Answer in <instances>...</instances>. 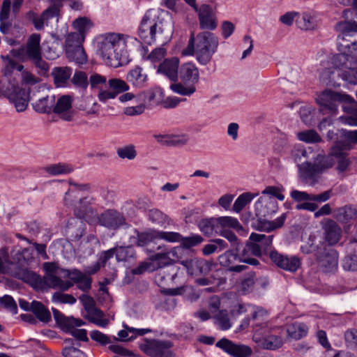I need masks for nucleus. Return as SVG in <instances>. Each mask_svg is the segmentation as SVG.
<instances>
[{
    "instance_id": "nucleus-1",
    "label": "nucleus",
    "mask_w": 357,
    "mask_h": 357,
    "mask_svg": "<svg viewBox=\"0 0 357 357\" xmlns=\"http://www.w3.org/2000/svg\"><path fill=\"white\" fill-rule=\"evenodd\" d=\"M339 54L333 56L334 68L340 71L342 79L357 84V22L344 20L335 24Z\"/></svg>"
},
{
    "instance_id": "nucleus-2",
    "label": "nucleus",
    "mask_w": 357,
    "mask_h": 357,
    "mask_svg": "<svg viewBox=\"0 0 357 357\" xmlns=\"http://www.w3.org/2000/svg\"><path fill=\"white\" fill-rule=\"evenodd\" d=\"M263 196L259 198L255 204L256 215L259 218L257 225L254 227L258 230L271 231L282 227L287 218L285 213L273 221L261 220L262 217H266L273 212L275 211L277 202L274 198L280 201L284 199V196L282 194L280 188L275 186H268L262 191Z\"/></svg>"
},
{
    "instance_id": "nucleus-3",
    "label": "nucleus",
    "mask_w": 357,
    "mask_h": 357,
    "mask_svg": "<svg viewBox=\"0 0 357 357\" xmlns=\"http://www.w3.org/2000/svg\"><path fill=\"white\" fill-rule=\"evenodd\" d=\"M128 38L127 35L116 33L101 36L98 42V52L107 66L118 68L128 62L126 47Z\"/></svg>"
},
{
    "instance_id": "nucleus-4",
    "label": "nucleus",
    "mask_w": 357,
    "mask_h": 357,
    "mask_svg": "<svg viewBox=\"0 0 357 357\" xmlns=\"http://www.w3.org/2000/svg\"><path fill=\"white\" fill-rule=\"evenodd\" d=\"M219 45L218 38L213 33L204 31L199 33L196 37L191 34L184 54H195L197 61L203 66L207 65L216 52Z\"/></svg>"
},
{
    "instance_id": "nucleus-5",
    "label": "nucleus",
    "mask_w": 357,
    "mask_h": 357,
    "mask_svg": "<svg viewBox=\"0 0 357 357\" xmlns=\"http://www.w3.org/2000/svg\"><path fill=\"white\" fill-rule=\"evenodd\" d=\"M335 163L331 156L317 155L313 162H304L298 165L299 177L302 182L310 186L318 183L320 174Z\"/></svg>"
},
{
    "instance_id": "nucleus-6",
    "label": "nucleus",
    "mask_w": 357,
    "mask_h": 357,
    "mask_svg": "<svg viewBox=\"0 0 357 357\" xmlns=\"http://www.w3.org/2000/svg\"><path fill=\"white\" fill-rule=\"evenodd\" d=\"M181 82L171 84L170 89L176 93L190 96L196 91L195 84L199 79V72L192 63H186L181 66L179 71Z\"/></svg>"
},
{
    "instance_id": "nucleus-7",
    "label": "nucleus",
    "mask_w": 357,
    "mask_h": 357,
    "mask_svg": "<svg viewBox=\"0 0 357 357\" xmlns=\"http://www.w3.org/2000/svg\"><path fill=\"white\" fill-rule=\"evenodd\" d=\"M243 254V250L239 254L233 250H228L219 256L218 261L222 266L227 268L231 272L236 273L242 272L247 268L246 266L238 264V263L243 262L253 266L259 264L257 259L249 257L247 253Z\"/></svg>"
},
{
    "instance_id": "nucleus-8",
    "label": "nucleus",
    "mask_w": 357,
    "mask_h": 357,
    "mask_svg": "<svg viewBox=\"0 0 357 357\" xmlns=\"http://www.w3.org/2000/svg\"><path fill=\"white\" fill-rule=\"evenodd\" d=\"M273 235L266 236L265 234L252 233L249 238V241L246 243L243 253L250 257H261L263 255H269L273 248Z\"/></svg>"
},
{
    "instance_id": "nucleus-9",
    "label": "nucleus",
    "mask_w": 357,
    "mask_h": 357,
    "mask_svg": "<svg viewBox=\"0 0 357 357\" xmlns=\"http://www.w3.org/2000/svg\"><path fill=\"white\" fill-rule=\"evenodd\" d=\"M316 102L319 105V111L321 113L335 114L337 109V102H352L354 100L349 95L325 90L317 96Z\"/></svg>"
},
{
    "instance_id": "nucleus-10",
    "label": "nucleus",
    "mask_w": 357,
    "mask_h": 357,
    "mask_svg": "<svg viewBox=\"0 0 357 357\" xmlns=\"http://www.w3.org/2000/svg\"><path fill=\"white\" fill-rule=\"evenodd\" d=\"M53 314L56 322L63 328V329L70 333L78 340L84 342L89 341L87 333L85 329L75 328V326H80L83 325L84 324V321L73 317H66L57 310H53Z\"/></svg>"
},
{
    "instance_id": "nucleus-11",
    "label": "nucleus",
    "mask_w": 357,
    "mask_h": 357,
    "mask_svg": "<svg viewBox=\"0 0 357 357\" xmlns=\"http://www.w3.org/2000/svg\"><path fill=\"white\" fill-rule=\"evenodd\" d=\"M170 340H152L141 345V349L151 357H176Z\"/></svg>"
},
{
    "instance_id": "nucleus-12",
    "label": "nucleus",
    "mask_w": 357,
    "mask_h": 357,
    "mask_svg": "<svg viewBox=\"0 0 357 357\" xmlns=\"http://www.w3.org/2000/svg\"><path fill=\"white\" fill-rule=\"evenodd\" d=\"M197 13L199 28L202 30L213 31L218 25L215 6L203 3L193 8Z\"/></svg>"
},
{
    "instance_id": "nucleus-13",
    "label": "nucleus",
    "mask_w": 357,
    "mask_h": 357,
    "mask_svg": "<svg viewBox=\"0 0 357 357\" xmlns=\"http://www.w3.org/2000/svg\"><path fill=\"white\" fill-rule=\"evenodd\" d=\"M322 245V248H317L315 253L317 261L324 272H333L337 268L338 254L335 249Z\"/></svg>"
},
{
    "instance_id": "nucleus-14",
    "label": "nucleus",
    "mask_w": 357,
    "mask_h": 357,
    "mask_svg": "<svg viewBox=\"0 0 357 357\" xmlns=\"http://www.w3.org/2000/svg\"><path fill=\"white\" fill-rule=\"evenodd\" d=\"M40 36L33 33L28 39L25 46L15 50L14 56L22 61H30L41 56Z\"/></svg>"
},
{
    "instance_id": "nucleus-15",
    "label": "nucleus",
    "mask_w": 357,
    "mask_h": 357,
    "mask_svg": "<svg viewBox=\"0 0 357 357\" xmlns=\"http://www.w3.org/2000/svg\"><path fill=\"white\" fill-rule=\"evenodd\" d=\"M215 347L231 357H250L253 353L252 348L248 345L235 343L225 337L218 340L215 343Z\"/></svg>"
},
{
    "instance_id": "nucleus-16",
    "label": "nucleus",
    "mask_w": 357,
    "mask_h": 357,
    "mask_svg": "<svg viewBox=\"0 0 357 357\" xmlns=\"http://www.w3.org/2000/svg\"><path fill=\"white\" fill-rule=\"evenodd\" d=\"M162 32L161 27L146 14L139 28V36L143 43L151 45L155 41L157 35L161 34Z\"/></svg>"
},
{
    "instance_id": "nucleus-17",
    "label": "nucleus",
    "mask_w": 357,
    "mask_h": 357,
    "mask_svg": "<svg viewBox=\"0 0 357 357\" xmlns=\"http://www.w3.org/2000/svg\"><path fill=\"white\" fill-rule=\"evenodd\" d=\"M269 257L276 266L291 273L296 272L301 265V259L297 256L283 255L275 250L270 252Z\"/></svg>"
},
{
    "instance_id": "nucleus-18",
    "label": "nucleus",
    "mask_w": 357,
    "mask_h": 357,
    "mask_svg": "<svg viewBox=\"0 0 357 357\" xmlns=\"http://www.w3.org/2000/svg\"><path fill=\"white\" fill-rule=\"evenodd\" d=\"M108 90H100L98 99L100 102H105L107 100L114 99L119 94L126 92L130 86L127 82L119 78H112L108 80Z\"/></svg>"
},
{
    "instance_id": "nucleus-19",
    "label": "nucleus",
    "mask_w": 357,
    "mask_h": 357,
    "mask_svg": "<svg viewBox=\"0 0 357 357\" xmlns=\"http://www.w3.org/2000/svg\"><path fill=\"white\" fill-rule=\"evenodd\" d=\"M17 112H23L27 108L29 91L19 86L17 82L13 86L10 93L6 97Z\"/></svg>"
},
{
    "instance_id": "nucleus-20",
    "label": "nucleus",
    "mask_w": 357,
    "mask_h": 357,
    "mask_svg": "<svg viewBox=\"0 0 357 357\" xmlns=\"http://www.w3.org/2000/svg\"><path fill=\"white\" fill-rule=\"evenodd\" d=\"M157 249L158 250H161V252L151 255V259L157 263L158 268H163L174 264L176 261L174 259H176L178 262L181 261L178 255V252L181 250L179 248L175 247L168 250L165 245H160Z\"/></svg>"
},
{
    "instance_id": "nucleus-21",
    "label": "nucleus",
    "mask_w": 357,
    "mask_h": 357,
    "mask_svg": "<svg viewBox=\"0 0 357 357\" xmlns=\"http://www.w3.org/2000/svg\"><path fill=\"white\" fill-rule=\"evenodd\" d=\"M179 263L187 269L188 273L192 275H208L213 266L212 261L202 258L181 260Z\"/></svg>"
},
{
    "instance_id": "nucleus-22",
    "label": "nucleus",
    "mask_w": 357,
    "mask_h": 357,
    "mask_svg": "<svg viewBox=\"0 0 357 357\" xmlns=\"http://www.w3.org/2000/svg\"><path fill=\"white\" fill-rule=\"evenodd\" d=\"M98 221L100 226L112 230H116L126 224L123 214L113 209H107L100 213L98 216Z\"/></svg>"
},
{
    "instance_id": "nucleus-23",
    "label": "nucleus",
    "mask_w": 357,
    "mask_h": 357,
    "mask_svg": "<svg viewBox=\"0 0 357 357\" xmlns=\"http://www.w3.org/2000/svg\"><path fill=\"white\" fill-rule=\"evenodd\" d=\"M73 98L69 95L60 96L57 100H55L53 113L66 121H71L75 115L72 107Z\"/></svg>"
},
{
    "instance_id": "nucleus-24",
    "label": "nucleus",
    "mask_w": 357,
    "mask_h": 357,
    "mask_svg": "<svg viewBox=\"0 0 357 357\" xmlns=\"http://www.w3.org/2000/svg\"><path fill=\"white\" fill-rule=\"evenodd\" d=\"M324 241L328 245H335L342 236L341 227L333 220L328 219L323 227Z\"/></svg>"
},
{
    "instance_id": "nucleus-25",
    "label": "nucleus",
    "mask_w": 357,
    "mask_h": 357,
    "mask_svg": "<svg viewBox=\"0 0 357 357\" xmlns=\"http://www.w3.org/2000/svg\"><path fill=\"white\" fill-rule=\"evenodd\" d=\"M252 339L257 346L263 349L275 350L283 344L282 338L274 335L261 337L259 333L256 332L253 335Z\"/></svg>"
},
{
    "instance_id": "nucleus-26",
    "label": "nucleus",
    "mask_w": 357,
    "mask_h": 357,
    "mask_svg": "<svg viewBox=\"0 0 357 357\" xmlns=\"http://www.w3.org/2000/svg\"><path fill=\"white\" fill-rule=\"evenodd\" d=\"M343 139L336 141L333 145V153H337L340 150L349 151L352 144H357V130H342Z\"/></svg>"
},
{
    "instance_id": "nucleus-27",
    "label": "nucleus",
    "mask_w": 357,
    "mask_h": 357,
    "mask_svg": "<svg viewBox=\"0 0 357 357\" xmlns=\"http://www.w3.org/2000/svg\"><path fill=\"white\" fill-rule=\"evenodd\" d=\"M178 66L179 60L178 58L166 59L159 65L158 73L166 75L172 81H175L178 77Z\"/></svg>"
},
{
    "instance_id": "nucleus-28",
    "label": "nucleus",
    "mask_w": 357,
    "mask_h": 357,
    "mask_svg": "<svg viewBox=\"0 0 357 357\" xmlns=\"http://www.w3.org/2000/svg\"><path fill=\"white\" fill-rule=\"evenodd\" d=\"M42 280L44 282V290L47 288H52L61 291H67L73 286V283H72L71 281H64L61 280L58 275L45 276L42 278Z\"/></svg>"
},
{
    "instance_id": "nucleus-29",
    "label": "nucleus",
    "mask_w": 357,
    "mask_h": 357,
    "mask_svg": "<svg viewBox=\"0 0 357 357\" xmlns=\"http://www.w3.org/2000/svg\"><path fill=\"white\" fill-rule=\"evenodd\" d=\"M126 79L134 86L142 88L146 85L148 80V75L144 72L140 66H135L130 70L126 76Z\"/></svg>"
},
{
    "instance_id": "nucleus-30",
    "label": "nucleus",
    "mask_w": 357,
    "mask_h": 357,
    "mask_svg": "<svg viewBox=\"0 0 357 357\" xmlns=\"http://www.w3.org/2000/svg\"><path fill=\"white\" fill-rule=\"evenodd\" d=\"M66 54L69 61H74L79 65L87 62V56L82 45H78V46L73 47L68 43Z\"/></svg>"
},
{
    "instance_id": "nucleus-31",
    "label": "nucleus",
    "mask_w": 357,
    "mask_h": 357,
    "mask_svg": "<svg viewBox=\"0 0 357 357\" xmlns=\"http://www.w3.org/2000/svg\"><path fill=\"white\" fill-rule=\"evenodd\" d=\"M73 70L68 66L55 67L52 69V76L54 78V84L58 87L64 86L67 82L69 80Z\"/></svg>"
},
{
    "instance_id": "nucleus-32",
    "label": "nucleus",
    "mask_w": 357,
    "mask_h": 357,
    "mask_svg": "<svg viewBox=\"0 0 357 357\" xmlns=\"http://www.w3.org/2000/svg\"><path fill=\"white\" fill-rule=\"evenodd\" d=\"M55 104V96L47 95L45 97L39 98L33 104L36 112L42 114H50L54 111Z\"/></svg>"
},
{
    "instance_id": "nucleus-33",
    "label": "nucleus",
    "mask_w": 357,
    "mask_h": 357,
    "mask_svg": "<svg viewBox=\"0 0 357 357\" xmlns=\"http://www.w3.org/2000/svg\"><path fill=\"white\" fill-rule=\"evenodd\" d=\"M20 279L30 284L34 289L44 290V282L42 277L28 269L23 270L20 273Z\"/></svg>"
},
{
    "instance_id": "nucleus-34",
    "label": "nucleus",
    "mask_w": 357,
    "mask_h": 357,
    "mask_svg": "<svg viewBox=\"0 0 357 357\" xmlns=\"http://www.w3.org/2000/svg\"><path fill=\"white\" fill-rule=\"evenodd\" d=\"M296 24L300 29L305 31L313 30L317 26L315 18L309 13H298Z\"/></svg>"
},
{
    "instance_id": "nucleus-35",
    "label": "nucleus",
    "mask_w": 357,
    "mask_h": 357,
    "mask_svg": "<svg viewBox=\"0 0 357 357\" xmlns=\"http://www.w3.org/2000/svg\"><path fill=\"white\" fill-rule=\"evenodd\" d=\"M357 215V210L349 206L340 207L334 211V218L341 223H347Z\"/></svg>"
},
{
    "instance_id": "nucleus-36",
    "label": "nucleus",
    "mask_w": 357,
    "mask_h": 357,
    "mask_svg": "<svg viewBox=\"0 0 357 357\" xmlns=\"http://www.w3.org/2000/svg\"><path fill=\"white\" fill-rule=\"evenodd\" d=\"M212 318L214 324L222 331H227L232 326L229 312L226 310H219L217 313L212 315Z\"/></svg>"
},
{
    "instance_id": "nucleus-37",
    "label": "nucleus",
    "mask_w": 357,
    "mask_h": 357,
    "mask_svg": "<svg viewBox=\"0 0 357 357\" xmlns=\"http://www.w3.org/2000/svg\"><path fill=\"white\" fill-rule=\"evenodd\" d=\"M31 310L40 321L48 323L51 320V314L48 309L40 302L33 301L31 303Z\"/></svg>"
},
{
    "instance_id": "nucleus-38",
    "label": "nucleus",
    "mask_w": 357,
    "mask_h": 357,
    "mask_svg": "<svg viewBox=\"0 0 357 357\" xmlns=\"http://www.w3.org/2000/svg\"><path fill=\"white\" fill-rule=\"evenodd\" d=\"M103 312L95 307L87 310L84 317L90 322L93 323L98 326L105 327L108 324L109 321L107 319H103Z\"/></svg>"
},
{
    "instance_id": "nucleus-39",
    "label": "nucleus",
    "mask_w": 357,
    "mask_h": 357,
    "mask_svg": "<svg viewBox=\"0 0 357 357\" xmlns=\"http://www.w3.org/2000/svg\"><path fill=\"white\" fill-rule=\"evenodd\" d=\"M342 77V75L340 70L333 68H328L324 69L320 74V79L326 84H331L333 86L340 85L337 83V77Z\"/></svg>"
},
{
    "instance_id": "nucleus-40",
    "label": "nucleus",
    "mask_w": 357,
    "mask_h": 357,
    "mask_svg": "<svg viewBox=\"0 0 357 357\" xmlns=\"http://www.w3.org/2000/svg\"><path fill=\"white\" fill-rule=\"evenodd\" d=\"M307 326L303 323L296 322L287 328L288 335L294 340H299L307 335Z\"/></svg>"
},
{
    "instance_id": "nucleus-41",
    "label": "nucleus",
    "mask_w": 357,
    "mask_h": 357,
    "mask_svg": "<svg viewBox=\"0 0 357 357\" xmlns=\"http://www.w3.org/2000/svg\"><path fill=\"white\" fill-rule=\"evenodd\" d=\"M218 230L227 229V228H233L238 229L241 226L238 220L231 216H222L215 218Z\"/></svg>"
},
{
    "instance_id": "nucleus-42",
    "label": "nucleus",
    "mask_w": 357,
    "mask_h": 357,
    "mask_svg": "<svg viewBox=\"0 0 357 357\" xmlns=\"http://www.w3.org/2000/svg\"><path fill=\"white\" fill-rule=\"evenodd\" d=\"M125 328L126 330H121L118 333V335L123 341L131 340L136 335L142 336L151 331V329L148 328L136 329L128 326H125Z\"/></svg>"
},
{
    "instance_id": "nucleus-43",
    "label": "nucleus",
    "mask_w": 357,
    "mask_h": 357,
    "mask_svg": "<svg viewBox=\"0 0 357 357\" xmlns=\"http://www.w3.org/2000/svg\"><path fill=\"white\" fill-rule=\"evenodd\" d=\"M347 150H340V151H337V153H333V146L331 147V151L330 155L328 156H331L333 160V157H335L337 158V169L340 172H344L350 164L349 160L347 158V154L346 153Z\"/></svg>"
},
{
    "instance_id": "nucleus-44",
    "label": "nucleus",
    "mask_w": 357,
    "mask_h": 357,
    "mask_svg": "<svg viewBox=\"0 0 357 357\" xmlns=\"http://www.w3.org/2000/svg\"><path fill=\"white\" fill-rule=\"evenodd\" d=\"M45 170L52 176H58L72 172L73 171V167L69 164L57 163L45 167Z\"/></svg>"
},
{
    "instance_id": "nucleus-45",
    "label": "nucleus",
    "mask_w": 357,
    "mask_h": 357,
    "mask_svg": "<svg viewBox=\"0 0 357 357\" xmlns=\"http://www.w3.org/2000/svg\"><path fill=\"white\" fill-rule=\"evenodd\" d=\"M198 227L200 231L206 236H211L213 232L218 233L215 218H214L200 220Z\"/></svg>"
},
{
    "instance_id": "nucleus-46",
    "label": "nucleus",
    "mask_w": 357,
    "mask_h": 357,
    "mask_svg": "<svg viewBox=\"0 0 357 357\" xmlns=\"http://www.w3.org/2000/svg\"><path fill=\"white\" fill-rule=\"evenodd\" d=\"M258 194H254L249 192L240 195L234 202L233 210L236 212H241L243 208L248 204Z\"/></svg>"
},
{
    "instance_id": "nucleus-47",
    "label": "nucleus",
    "mask_w": 357,
    "mask_h": 357,
    "mask_svg": "<svg viewBox=\"0 0 357 357\" xmlns=\"http://www.w3.org/2000/svg\"><path fill=\"white\" fill-rule=\"evenodd\" d=\"M149 220L160 227L165 228L170 224V219L162 211L158 209H151L149 213Z\"/></svg>"
},
{
    "instance_id": "nucleus-48",
    "label": "nucleus",
    "mask_w": 357,
    "mask_h": 357,
    "mask_svg": "<svg viewBox=\"0 0 357 357\" xmlns=\"http://www.w3.org/2000/svg\"><path fill=\"white\" fill-rule=\"evenodd\" d=\"M268 317V312L261 307H255L252 314V319L256 326L261 328L267 326L266 321Z\"/></svg>"
},
{
    "instance_id": "nucleus-49",
    "label": "nucleus",
    "mask_w": 357,
    "mask_h": 357,
    "mask_svg": "<svg viewBox=\"0 0 357 357\" xmlns=\"http://www.w3.org/2000/svg\"><path fill=\"white\" fill-rule=\"evenodd\" d=\"M93 199L91 197H83L79 199V202L74 207V214L78 218H84L87 211V207L93 203Z\"/></svg>"
},
{
    "instance_id": "nucleus-50",
    "label": "nucleus",
    "mask_w": 357,
    "mask_h": 357,
    "mask_svg": "<svg viewBox=\"0 0 357 357\" xmlns=\"http://www.w3.org/2000/svg\"><path fill=\"white\" fill-rule=\"evenodd\" d=\"M155 234L157 239L168 243H179L182 240V235L178 232L156 230Z\"/></svg>"
},
{
    "instance_id": "nucleus-51",
    "label": "nucleus",
    "mask_w": 357,
    "mask_h": 357,
    "mask_svg": "<svg viewBox=\"0 0 357 357\" xmlns=\"http://www.w3.org/2000/svg\"><path fill=\"white\" fill-rule=\"evenodd\" d=\"M116 154L121 159L132 160L136 158L137 153L135 146L133 144H128L118 148L116 150Z\"/></svg>"
},
{
    "instance_id": "nucleus-52",
    "label": "nucleus",
    "mask_w": 357,
    "mask_h": 357,
    "mask_svg": "<svg viewBox=\"0 0 357 357\" xmlns=\"http://www.w3.org/2000/svg\"><path fill=\"white\" fill-rule=\"evenodd\" d=\"M71 82L75 87L85 90L89 85L86 73L83 71H76L71 79Z\"/></svg>"
},
{
    "instance_id": "nucleus-53",
    "label": "nucleus",
    "mask_w": 357,
    "mask_h": 357,
    "mask_svg": "<svg viewBox=\"0 0 357 357\" xmlns=\"http://www.w3.org/2000/svg\"><path fill=\"white\" fill-rule=\"evenodd\" d=\"M297 137L299 140L306 143H317L321 141V137L313 130L300 132Z\"/></svg>"
},
{
    "instance_id": "nucleus-54",
    "label": "nucleus",
    "mask_w": 357,
    "mask_h": 357,
    "mask_svg": "<svg viewBox=\"0 0 357 357\" xmlns=\"http://www.w3.org/2000/svg\"><path fill=\"white\" fill-rule=\"evenodd\" d=\"M155 233L156 229H150L147 231L138 233L137 245L143 247L149 243L157 239Z\"/></svg>"
},
{
    "instance_id": "nucleus-55",
    "label": "nucleus",
    "mask_w": 357,
    "mask_h": 357,
    "mask_svg": "<svg viewBox=\"0 0 357 357\" xmlns=\"http://www.w3.org/2000/svg\"><path fill=\"white\" fill-rule=\"evenodd\" d=\"M115 257L118 261H125L133 257L134 251L132 247H115Z\"/></svg>"
},
{
    "instance_id": "nucleus-56",
    "label": "nucleus",
    "mask_w": 357,
    "mask_h": 357,
    "mask_svg": "<svg viewBox=\"0 0 357 357\" xmlns=\"http://www.w3.org/2000/svg\"><path fill=\"white\" fill-rule=\"evenodd\" d=\"M17 81L14 79L0 77V98L7 97Z\"/></svg>"
},
{
    "instance_id": "nucleus-57",
    "label": "nucleus",
    "mask_w": 357,
    "mask_h": 357,
    "mask_svg": "<svg viewBox=\"0 0 357 357\" xmlns=\"http://www.w3.org/2000/svg\"><path fill=\"white\" fill-rule=\"evenodd\" d=\"M84 40V36H82L80 33H70L66 36L65 41V51L68 49V44L72 45V47H77L78 45H82Z\"/></svg>"
},
{
    "instance_id": "nucleus-58",
    "label": "nucleus",
    "mask_w": 357,
    "mask_h": 357,
    "mask_svg": "<svg viewBox=\"0 0 357 357\" xmlns=\"http://www.w3.org/2000/svg\"><path fill=\"white\" fill-rule=\"evenodd\" d=\"M204 241V238L198 234H194L188 237H183L180 241L181 245L185 248H190L200 244Z\"/></svg>"
},
{
    "instance_id": "nucleus-59",
    "label": "nucleus",
    "mask_w": 357,
    "mask_h": 357,
    "mask_svg": "<svg viewBox=\"0 0 357 357\" xmlns=\"http://www.w3.org/2000/svg\"><path fill=\"white\" fill-rule=\"evenodd\" d=\"M0 305L10 310L13 314L17 313V304L11 296L5 295L1 297Z\"/></svg>"
},
{
    "instance_id": "nucleus-60",
    "label": "nucleus",
    "mask_w": 357,
    "mask_h": 357,
    "mask_svg": "<svg viewBox=\"0 0 357 357\" xmlns=\"http://www.w3.org/2000/svg\"><path fill=\"white\" fill-rule=\"evenodd\" d=\"M60 4V2L58 4L54 3L43 12V17L46 19V21L48 22L52 18H56V20H58L61 6Z\"/></svg>"
},
{
    "instance_id": "nucleus-61",
    "label": "nucleus",
    "mask_w": 357,
    "mask_h": 357,
    "mask_svg": "<svg viewBox=\"0 0 357 357\" xmlns=\"http://www.w3.org/2000/svg\"><path fill=\"white\" fill-rule=\"evenodd\" d=\"M91 22L86 17H79L73 22L75 29L77 30L76 33H80L82 36H85V32L87 28L90 27Z\"/></svg>"
},
{
    "instance_id": "nucleus-62",
    "label": "nucleus",
    "mask_w": 357,
    "mask_h": 357,
    "mask_svg": "<svg viewBox=\"0 0 357 357\" xmlns=\"http://www.w3.org/2000/svg\"><path fill=\"white\" fill-rule=\"evenodd\" d=\"M28 17L30 20L33 22L34 27L37 30H41L44 27V24H47V21L46 19L43 17V14L40 16H38L35 13L30 11L28 13Z\"/></svg>"
},
{
    "instance_id": "nucleus-63",
    "label": "nucleus",
    "mask_w": 357,
    "mask_h": 357,
    "mask_svg": "<svg viewBox=\"0 0 357 357\" xmlns=\"http://www.w3.org/2000/svg\"><path fill=\"white\" fill-rule=\"evenodd\" d=\"M52 301L61 303L74 304L76 302V299L70 294L55 292L52 296Z\"/></svg>"
},
{
    "instance_id": "nucleus-64",
    "label": "nucleus",
    "mask_w": 357,
    "mask_h": 357,
    "mask_svg": "<svg viewBox=\"0 0 357 357\" xmlns=\"http://www.w3.org/2000/svg\"><path fill=\"white\" fill-rule=\"evenodd\" d=\"M31 62L38 69L40 75H45L50 70L49 64L43 59L42 55L31 61Z\"/></svg>"
}]
</instances>
